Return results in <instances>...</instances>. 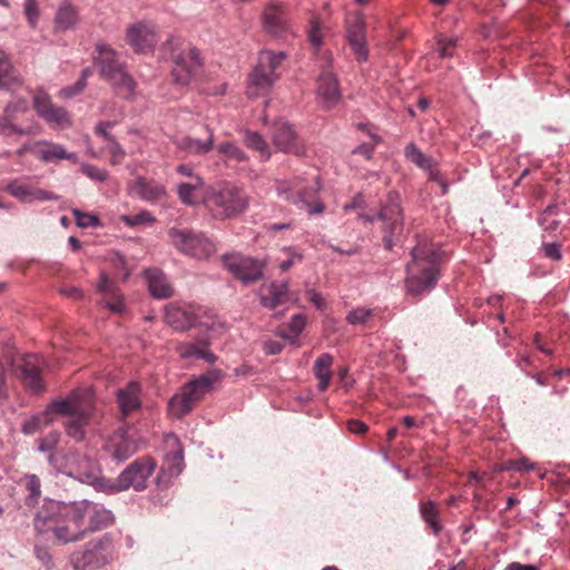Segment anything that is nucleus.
Masks as SVG:
<instances>
[{
    "label": "nucleus",
    "instance_id": "nucleus-1",
    "mask_svg": "<svg viewBox=\"0 0 570 570\" xmlns=\"http://www.w3.org/2000/svg\"><path fill=\"white\" fill-rule=\"evenodd\" d=\"M112 523L111 511L88 500L51 504L39 511L33 520L36 532L48 535L57 544L82 541L89 533Z\"/></svg>",
    "mask_w": 570,
    "mask_h": 570
},
{
    "label": "nucleus",
    "instance_id": "nucleus-2",
    "mask_svg": "<svg viewBox=\"0 0 570 570\" xmlns=\"http://www.w3.org/2000/svg\"><path fill=\"white\" fill-rule=\"evenodd\" d=\"M412 261L406 266V287L412 295L430 292L436 284L444 252L438 244L421 240L412 249Z\"/></svg>",
    "mask_w": 570,
    "mask_h": 570
},
{
    "label": "nucleus",
    "instance_id": "nucleus-3",
    "mask_svg": "<svg viewBox=\"0 0 570 570\" xmlns=\"http://www.w3.org/2000/svg\"><path fill=\"white\" fill-rule=\"evenodd\" d=\"M50 410L68 417L65 422L67 435L81 442L86 436L85 428L95 410L94 392L89 387L76 389L66 397L52 400Z\"/></svg>",
    "mask_w": 570,
    "mask_h": 570
},
{
    "label": "nucleus",
    "instance_id": "nucleus-4",
    "mask_svg": "<svg viewBox=\"0 0 570 570\" xmlns=\"http://www.w3.org/2000/svg\"><path fill=\"white\" fill-rule=\"evenodd\" d=\"M222 376V371L214 368L186 384L180 393L170 399L168 403L170 414L181 417L189 413Z\"/></svg>",
    "mask_w": 570,
    "mask_h": 570
},
{
    "label": "nucleus",
    "instance_id": "nucleus-5",
    "mask_svg": "<svg viewBox=\"0 0 570 570\" xmlns=\"http://www.w3.org/2000/svg\"><path fill=\"white\" fill-rule=\"evenodd\" d=\"M204 203L213 217L227 219L238 216L247 209L248 197L243 189L226 185L207 191Z\"/></svg>",
    "mask_w": 570,
    "mask_h": 570
},
{
    "label": "nucleus",
    "instance_id": "nucleus-6",
    "mask_svg": "<svg viewBox=\"0 0 570 570\" xmlns=\"http://www.w3.org/2000/svg\"><path fill=\"white\" fill-rule=\"evenodd\" d=\"M318 190L320 183L316 177L311 179L296 177L277 184L279 195L308 214H321L324 210V206L317 197Z\"/></svg>",
    "mask_w": 570,
    "mask_h": 570
},
{
    "label": "nucleus",
    "instance_id": "nucleus-7",
    "mask_svg": "<svg viewBox=\"0 0 570 570\" xmlns=\"http://www.w3.org/2000/svg\"><path fill=\"white\" fill-rule=\"evenodd\" d=\"M285 58L286 55L283 51L263 50L259 52L258 63L248 78L247 95L249 97L256 98L269 91L278 79L277 69Z\"/></svg>",
    "mask_w": 570,
    "mask_h": 570
},
{
    "label": "nucleus",
    "instance_id": "nucleus-8",
    "mask_svg": "<svg viewBox=\"0 0 570 570\" xmlns=\"http://www.w3.org/2000/svg\"><path fill=\"white\" fill-rule=\"evenodd\" d=\"M40 125L32 118L27 99L19 98L9 102L0 118V135L30 136L40 132Z\"/></svg>",
    "mask_w": 570,
    "mask_h": 570
},
{
    "label": "nucleus",
    "instance_id": "nucleus-9",
    "mask_svg": "<svg viewBox=\"0 0 570 570\" xmlns=\"http://www.w3.org/2000/svg\"><path fill=\"white\" fill-rule=\"evenodd\" d=\"M114 550L111 537L104 534L73 551L70 563L75 570L99 569L112 560Z\"/></svg>",
    "mask_w": 570,
    "mask_h": 570
},
{
    "label": "nucleus",
    "instance_id": "nucleus-10",
    "mask_svg": "<svg viewBox=\"0 0 570 570\" xmlns=\"http://www.w3.org/2000/svg\"><path fill=\"white\" fill-rule=\"evenodd\" d=\"M49 463L58 471L79 480L82 483L96 484L98 471L95 463L86 455L77 452L69 454L51 453L48 456Z\"/></svg>",
    "mask_w": 570,
    "mask_h": 570
},
{
    "label": "nucleus",
    "instance_id": "nucleus-11",
    "mask_svg": "<svg viewBox=\"0 0 570 570\" xmlns=\"http://www.w3.org/2000/svg\"><path fill=\"white\" fill-rule=\"evenodd\" d=\"M168 236L177 250L194 258H208L216 252L215 244L208 237L193 229L173 227Z\"/></svg>",
    "mask_w": 570,
    "mask_h": 570
},
{
    "label": "nucleus",
    "instance_id": "nucleus-12",
    "mask_svg": "<svg viewBox=\"0 0 570 570\" xmlns=\"http://www.w3.org/2000/svg\"><path fill=\"white\" fill-rule=\"evenodd\" d=\"M176 45L177 41L170 38L164 43L163 48L171 52L170 58L174 62L171 77L174 82L179 86H187L200 67L199 52L190 46L176 52Z\"/></svg>",
    "mask_w": 570,
    "mask_h": 570
},
{
    "label": "nucleus",
    "instance_id": "nucleus-13",
    "mask_svg": "<svg viewBox=\"0 0 570 570\" xmlns=\"http://www.w3.org/2000/svg\"><path fill=\"white\" fill-rule=\"evenodd\" d=\"M156 463L150 458H139L131 462L118 476L117 489L119 491L134 488L142 491L147 488V480L154 473Z\"/></svg>",
    "mask_w": 570,
    "mask_h": 570
},
{
    "label": "nucleus",
    "instance_id": "nucleus-14",
    "mask_svg": "<svg viewBox=\"0 0 570 570\" xmlns=\"http://www.w3.org/2000/svg\"><path fill=\"white\" fill-rule=\"evenodd\" d=\"M32 102L37 115L52 128L70 126V116L67 110L55 105L51 97L43 89H37L33 92Z\"/></svg>",
    "mask_w": 570,
    "mask_h": 570
},
{
    "label": "nucleus",
    "instance_id": "nucleus-15",
    "mask_svg": "<svg viewBox=\"0 0 570 570\" xmlns=\"http://www.w3.org/2000/svg\"><path fill=\"white\" fill-rule=\"evenodd\" d=\"M14 375L22 382L23 386L32 393L42 392L45 389L40 370V360L37 355H24L12 361Z\"/></svg>",
    "mask_w": 570,
    "mask_h": 570
},
{
    "label": "nucleus",
    "instance_id": "nucleus-16",
    "mask_svg": "<svg viewBox=\"0 0 570 570\" xmlns=\"http://www.w3.org/2000/svg\"><path fill=\"white\" fill-rule=\"evenodd\" d=\"M322 71L317 78V98L320 99L323 108L331 109L335 107L341 100V90L336 76L331 70L330 59H325L322 66Z\"/></svg>",
    "mask_w": 570,
    "mask_h": 570
},
{
    "label": "nucleus",
    "instance_id": "nucleus-17",
    "mask_svg": "<svg viewBox=\"0 0 570 570\" xmlns=\"http://www.w3.org/2000/svg\"><path fill=\"white\" fill-rule=\"evenodd\" d=\"M272 140L277 150L289 153L296 156L304 154V144L298 138L294 128L287 122L279 120L272 129Z\"/></svg>",
    "mask_w": 570,
    "mask_h": 570
},
{
    "label": "nucleus",
    "instance_id": "nucleus-18",
    "mask_svg": "<svg viewBox=\"0 0 570 570\" xmlns=\"http://www.w3.org/2000/svg\"><path fill=\"white\" fill-rule=\"evenodd\" d=\"M379 218L383 222V240L385 247H393V237L402 232V209L397 202V197H390V203L383 206L379 214Z\"/></svg>",
    "mask_w": 570,
    "mask_h": 570
},
{
    "label": "nucleus",
    "instance_id": "nucleus-19",
    "mask_svg": "<svg viewBox=\"0 0 570 570\" xmlns=\"http://www.w3.org/2000/svg\"><path fill=\"white\" fill-rule=\"evenodd\" d=\"M346 32L348 43L357 60L367 59L368 50L366 45L365 20L362 13L348 16L346 19Z\"/></svg>",
    "mask_w": 570,
    "mask_h": 570
},
{
    "label": "nucleus",
    "instance_id": "nucleus-20",
    "mask_svg": "<svg viewBox=\"0 0 570 570\" xmlns=\"http://www.w3.org/2000/svg\"><path fill=\"white\" fill-rule=\"evenodd\" d=\"M224 264L235 277L244 283L256 282L263 276V265L250 257L227 256Z\"/></svg>",
    "mask_w": 570,
    "mask_h": 570
},
{
    "label": "nucleus",
    "instance_id": "nucleus-21",
    "mask_svg": "<svg viewBox=\"0 0 570 570\" xmlns=\"http://www.w3.org/2000/svg\"><path fill=\"white\" fill-rule=\"evenodd\" d=\"M126 41L136 52L142 53L153 50L158 36L154 26L139 22L127 29Z\"/></svg>",
    "mask_w": 570,
    "mask_h": 570
},
{
    "label": "nucleus",
    "instance_id": "nucleus-22",
    "mask_svg": "<svg viewBox=\"0 0 570 570\" xmlns=\"http://www.w3.org/2000/svg\"><path fill=\"white\" fill-rule=\"evenodd\" d=\"M7 191L22 203H32L35 200L57 199L52 193L40 189L29 181L14 179L7 186Z\"/></svg>",
    "mask_w": 570,
    "mask_h": 570
},
{
    "label": "nucleus",
    "instance_id": "nucleus-23",
    "mask_svg": "<svg viewBox=\"0 0 570 570\" xmlns=\"http://www.w3.org/2000/svg\"><path fill=\"white\" fill-rule=\"evenodd\" d=\"M107 449L114 459L125 461L138 451V443L129 430L119 429L109 440Z\"/></svg>",
    "mask_w": 570,
    "mask_h": 570
},
{
    "label": "nucleus",
    "instance_id": "nucleus-24",
    "mask_svg": "<svg viewBox=\"0 0 570 570\" xmlns=\"http://www.w3.org/2000/svg\"><path fill=\"white\" fill-rule=\"evenodd\" d=\"M206 138L198 139L191 136H177L173 138V144L187 155H205L209 153L214 147V132L213 130L206 126Z\"/></svg>",
    "mask_w": 570,
    "mask_h": 570
},
{
    "label": "nucleus",
    "instance_id": "nucleus-25",
    "mask_svg": "<svg viewBox=\"0 0 570 570\" xmlns=\"http://www.w3.org/2000/svg\"><path fill=\"white\" fill-rule=\"evenodd\" d=\"M36 157L42 161L69 160L76 164L78 157L75 153H68L60 144L49 140L36 141Z\"/></svg>",
    "mask_w": 570,
    "mask_h": 570
},
{
    "label": "nucleus",
    "instance_id": "nucleus-26",
    "mask_svg": "<svg viewBox=\"0 0 570 570\" xmlns=\"http://www.w3.org/2000/svg\"><path fill=\"white\" fill-rule=\"evenodd\" d=\"M98 291L102 294L105 305L116 314L125 313L124 296L106 273L100 274Z\"/></svg>",
    "mask_w": 570,
    "mask_h": 570
},
{
    "label": "nucleus",
    "instance_id": "nucleus-27",
    "mask_svg": "<svg viewBox=\"0 0 570 570\" xmlns=\"http://www.w3.org/2000/svg\"><path fill=\"white\" fill-rule=\"evenodd\" d=\"M117 402L124 417L140 409V385L137 382L128 383L117 392Z\"/></svg>",
    "mask_w": 570,
    "mask_h": 570
},
{
    "label": "nucleus",
    "instance_id": "nucleus-28",
    "mask_svg": "<svg viewBox=\"0 0 570 570\" xmlns=\"http://www.w3.org/2000/svg\"><path fill=\"white\" fill-rule=\"evenodd\" d=\"M97 57L95 58L96 63L100 67V75L106 80L115 76L117 71L122 69L125 66L117 59V52L105 43H98L96 46Z\"/></svg>",
    "mask_w": 570,
    "mask_h": 570
},
{
    "label": "nucleus",
    "instance_id": "nucleus-29",
    "mask_svg": "<svg viewBox=\"0 0 570 570\" xmlns=\"http://www.w3.org/2000/svg\"><path fill=\"white\" fill-rule=\"evenodd\" d=\"M264 28L272 35H279L286 30L285 7L282 3H268L263 13Z\"/></svg>",
    "mask_w": 570,
    "mask_h": 570
},
{
    "label": "nucleus",
    "instance_id": "nucleus-30",
    "mask_svg": "<svg viewBox=\"0 0 570 570\" xmlns=\"http://www.w3.org/2000/svg\"><path fill=\"white\" fill-rule=\"evenodd\" d=\"M130 193L145 202H157L161 199L166 195V189L164 186L147 180L144 177H138L135 181L130 184Z\"/></svg>",
    "mask_w": 570,
    "mask_h": 570
},
{
    "label": "nucleus",
    "instance_id": "nucleus-31",
    "mask_svg": "<svg viewBox=\"0 0 570 570\" xmlns=\"http://www.w3.org/2000/svg\"><path fill=\"white\" fill-rule=\"evenodd\" d=\"M79 22V11L77 7H75L69 1H63L55 16L53 19V29L55 32H65L67 30H71L76 28Z\"/></svg>",
    "mask_w": 570,
    "mask_h": 570
},
{
    "label": "nucleus",
    "instance_id": "nucleus-32",
    "mask_svg": "<svg viewBox=\"0 0 570 570\" xmlns=\"http://www.w3.org/2000/svg\"><path fill=\"white\" fill-rule=\"evenodd\" d=\"M177 352L183 358L204 360L209 364H213L217 360L216 355L208 348V343L205 341L180 343L177 346Z\"/></svg>",
    "mask_w": 570,
    "mask_h": 570
},
{
    "label": "nucleus",
    "instance_id": "nucleus-33",
    "mask_svg": "<svg viewBox=\"0 0 570 570\" xmlns=\"http://www.w3.org/2000/svg\"><path fill=\"white\" fill-rule=\"evenodd\" d=\"M150 294L159 299L168 298L173 295V288L168 283L166 275L157 268L145 272Z\"/></svg>",
    "mask_w": 570,
    "mask_h": 570
},
{
    "label": "nucleus",
    "instance_id": "nucleus-34",
    "mask_svg": "<svg viewBox=\"0 0 570 570\" xmlns=\"http://www.w3.org/2000/svg\"><path fill=\"white\" fill-rule=\"evenodd\" d=\"M165 320L175 330L186 331L195 324L196 316L181 307L171 306L166 309Z\"/></svg>",
    "mask_w": 570,
    "mask_h": 570
},
{
    "label": "nucleus",
    "instance_id": "nucleus-35",
    "mask_svg": "<svg viewBox=\"0 0 570 570\" xmlns=\"http://www.w3.org/2000/svg\"><path fill=\"white\" fill-rule=\"evenodd\" d=\"M204 186L202 177H191V180L180 183L177 186V194L183 204L193 206L199 202V191Z\"/></svg>",
    "mask_w": 570,
    "mask_h": 570
},
{
    "label": "nucleus",
    "instance_id": "nucleus-36",
    "mask_svg": "<svg viewBox=\"0 0 570 570\" xmlns=\"http://www.w3.org/2000/svg\"><path fill=\"white\" fill-rule=\"evenodd\" d=\"M287 297V284H271L262 288L261 302L265 307L275 308L285 303Z\"/></svg>",
    "mask_w": 570,
    "mask_h": 570
},
{
    "label": "nucleus",
    "instance_id": "nucleus-37",
    "mask_svg": "<svg viewBox=\"0 0 570 570\" xmlns=\"http://www.w3.org/2000/svg\"><path fill=\"white\" fill-rule=\"evenodd\" d=\"M21 85L19 76L12 67L8 56L0 50V88L14 90Z\"/></svg>",
    "mask_w": 570,
    "mask_h": 570
},
{
    "label": "nucleus",
    "instance_id": "nucleus-38",
    "mask_svg": "<svg viewBox=\"0 0 570 570\" xmlns=\"http://www.w3.org/2000/svg\"><path fill=\"white\" fill-rule=\"evenodd\" d=\"M107 79L115 88L116 92L124 98H131L136 88V82L126 71L125 67Z\"/></svg>",
    "mask_w": 570,
    "mask_h": 570
},
{
    "label": "nucleus",
    "instance_id": "nucleus-39",
    "mask_svg": "<svg viewBox=\"0 0 570 570\" xmlns=\"http://www.w3.org/2000/svg\"><path fill=\"white\" fill-rule=\"evenodd\" d=\"M333 356L324 353L320 355L314 364V374L318 380V389L325 391L332 379Z\"/></svg>",
    "mask_w": 570,
    "mask_h": 570
},
{
    "label": "nucleus",
    "instance_id": "nucleus-40",
    "mask_svg": "<svg viewBox=\"0 0 570 570\" xmlns=\"http://www.w3.org/2000/svg\"><path fill=\"white\" fill-rule=\"evenodd\" d=\"M57 414V411L50 410V403L47 405L46 410L27 420L22 425V432L24 434H33L45 426L49 425L53 421V415Z\"/></svg>",
    "mask_w": 570,
    "mask_h": 570
},
{
    "label": "nucleus",
    "instance_id": "nucleus-41",
    "mask_svg": "<svg viewBox=\"0 0 570 570\" xmlns=\"http://www.w3.org/2000/svg\"><path fill=\"white\" fill-rule=\"evenodd\" d=\"M244 144L249 149L257 151L262 160H268L272 156L268 142L256 131L247 130L244 136Z\"/></svg>",
    "mask_w": 570,
    "mask_h": 570
},
{
    "label": "nucleus",
    "instance_id": "nucleus-42",
    "mask_svg": "<svg viewBox=\"0 0 570 570\" xmlns=\"http://www.w3.org/2000/svg\"><path fill=\"white\" fill-rule=\"evenodd\" d=\"M420 513L424 522L432 529L434 534L442 531V524L439 520V509L435 502L426 501L420 504Z\"/></svg>",
    "mask_w": 570,
    "mask_h": 570
},
{
    "label": "nucleus",
    "instance_id": "nucleus-43",
    "mask_svg": "<svg viewBox=\"0 0 570 570\" xmlns=\"http://www.w3.org/2000/svg\"><path fill=\"white\" fill-rule=\"evenodd\" d=\"M20 484L26 489V491H28L26 504H36L41 494V483L39 478L35 474L24 475L23 478H21Z\"/></svg>",
    "mask_w": 570,
    "mask_h": 570
},
{
    "label": "nucleus",
    "instance_id": "nucleus-44",
    "mask_svg": "<svg viewBox=\"0 0 570 570\" xmlns=\"http://www.w3.org/2000/svg\"><path fill=\"white\" fill-rule=\"evenodd\" d=\"M404 155L407 160L415 164L417 167L422 169H430L432 163L434 161L431 157L424 155L415 144H409L404 149Z\"/></svg>",
    "mask_w": 570,
    "mask_h": 570
},
{
    "label": "nucleus",
    "instance_id": "nucleus-45",
    "mask_svg": "<svg viewBox=\"0 0 570 570\" xmlns=\"http://www.w3.org/2000/svg\"><path fill=\"white\" fill-rule=\"evenodd\" d=\"M217 151L226 159L243 163L247 160V155L236 144L230 141L222 142L217 146Z\"/></svg>",
    "mask_w": 570,
    "mask_h": 570
},
{
    "label": "nucleus",
    "instance_id": "nucleus-46",
    "mask_svg": "<svg viewBox=\"0 0 570 570\" xmlns=\"http://www.w3.org/2000/svg\"><path fill=\"white\" fill-rule=\"evenodd\" d=\"M436 51L440 57L448 58L452 57L454 48L456 47L455 38H448L443 35H439L436 38Z\"/></svg>",
    "mask_w": 570,
    "mask_h": 570
},
{
    "label": "nucleus",
    "instance_id": "nucleus-47",
    "mask_svg": "<svg viewBox=\"0 0 570 570\" xmlns=\"http://www.w3.org/2000/svg\"><path fill=\"white\" fill-rule=\"evenodd\" d=\"M121 220L130 227L151 224L155 222V217L147 210H141L135 215H125Z\"/></svg>",
    "mask_w": 570,
    "mask_h": 570
},
{
    "label": "nucleus",
    "instance_id": "nucleus-48",
    "mask_svg": "<svg viewBox=\"0 0 570 570\" xmlns=\"http://www.w3.org/2000/svg\"><path fill=\"white\" fill-rule=\"evenodd\" d=\"M305 327V317L301 314H296L292 317L291 322L287 324L284 330L283 335L286 337L295 338L297 337Z\"/></svg>",
    "mask_w": 570,
    "mask_h": 570
},
{
    "label": "nucleus",
    "instance_id": "nucleus-49",
    "mask_svg": "<svg viewBox=\"0 0 570 570\" xmlns=\"http://www.w3.org/2000/svg\"><path fill=\"white\" fill-rule=\"evenodd\" d=\"M373 315V311L364 307H357L351 311L346 321L352 325L365 324Z\"/></svg>",
    "mask_w": 570,
    "mask_h": 570
},
{
    "label": "nucleus",
    "instance_id": "nucleus-50",
    "mask_svg": "<svg viewBox=\"0 0 570 570\" xmlns=\"http://www.w3.org/2000/svg\"><path fill=\"white\" fill-rule=\"evenodd\" d=\"M24 16L29 26L35 29L39 20V7L37 0H26L24 3Z\"/></svg>",
    "mask_w": 570,
    "mask_h": 570
},
{
    "label": "nucleus",
    "instance_id": "nucleus-51",
    "mask_svg": "<svg viewBox=\"0 0 570 570\" xmlns=\"http://www.w3.org/2000/svg\"><path fill=\"white\" fill-rule=\"evenodd\" d=\"M308 40L314 48H320L323 42V33L321 23L317 19H312L308 29Z\"/></svg>",
    "mask_w": 570,
    "mask_h": 570
},
{
    "label": "nucleus",
    "instance_id": "nucleus-52",
    "mask_svg": "<svg viewBox=\"0 0 570 570\" xmlns=\"http://www.w3.org/2000/svg\"><path fill=\"white\" fill-rule=\"evenodd\" d=\"M73 216L76 218V223L80 227H96L99 225L98 217L83 213L79 209H73Z\"/></svg>",
    "mask_w": 570,
    "mask_h": 570
},
{
    "label": "nucleus",
    "instance_id": "nucleus-53",
    "mask_svg": "<svg viewBox=\"0 0 570 570\" xmlns=\"http://www.w3.org/2000/svg\"><path fill=\"white\" fill-rule=\"evenodd\" d=\"M59 439H60L59 432H57V431L50 432L46 438H43L40 441L39 450L41 452H50V454L53 453L52 451L57 448ZM56 453H59V452L57 451Z\"/></svg>",
    "mask_w": 570,
    "mask_h": 570
},
{
    "label": "nucleus",
    "instance_id": "nucleus-54",
    "mask_svg": "<svg viewBox=\"0 0 570 570\" xmlns=\"http://www.w3.org/2000/svg\"><path fill=\"white\" fill-rule=\"evenodd\" d=\"M81 171L90 179L104 181L107 178V173L92 165H82Z\"/></svg>",
    "mask_w": 570,
    "mask_h": 570
},
{
    "label": "nucleus",
    "instance_id": "nucleus-55",
    "mask_svg": "<svg viewBox=\"0 0 570 570\" xmlns=\"http://www.w3.org/2000/svg\"><path fill=\"white\" fill-rule=\"evenodd\" d=\"M85 88L86 87L83 85V80H78L72 86H68V87L62 88L59 91V97L60 98H65V99L72 98V97L81 94Z\"/></svg>",
    "mask_w": 570,
    "mask_h": 570
},
{
    "label": "nucleus",
    "instance_id": "nucleus-56",
    "mask_svg": "<svg viewBox=\"0 0 570 570\" xmlns=\"http://www.w3.org/2000/svg\"><path fill=\"white\" fill-rule=\"evenodd\" d=\"M507 470L523 471L533 469V464L525 458L519 460H510L505 463Z\"/></svg>",
    "mask_w": 570,
    "mask_h": 570
},
{
    "label": "nucleus",
    "instance_id": "nucleus-57",
    "mask_svg": "<svg viewBox=\"0 0 570 570\" xmlns=\"http://www.w3.org/2000/svg\"><path fill=\"white\" fill-rule=\"evenodd\" d=\"M170 475H178L183 470V452L174 453L170 465L168 466Z\"/></svg>",
    "mask_w": 570,
    "mask_h": 570
},
{
    "label": "nucleus",
    "instance_id": "nucleus-58",
    "mask_svg": "<svg viewBox=\"0 0 570 570\" xmlns=\"http://www.w3.org/2000/svg\"><path fill=\"white\" fill-rule=\"evenodd\" d=\"M303 259L302 254L296 252H288V258L279 263L282 272L288 271L293 265L301 263Z\"/></svg>",
    "mask_w": 570,
    "mask_h": 570
},
{
    "label": "nucleus",
    "instance_id": "nucleus-59",
    "mask_svg": "<svg viewBox=\"0 0 570 570\" xmlns=\"http://www.w3.org/2000/svg\"><path fill=\"white\" fill-rule=\"evenodd\" d=\"M8 397V375L4 363L0 360V399Z\"/></svg>",
    "mask_w": 570,
    "mask_h": 570
},
{
    "label": "nucleus",
    "instance_id": "nucleus-60",
    "mask_svg": "<svg viewBox=\"0 0 570 570\" xmlns=\"http://www.w3.org/2000/svg\"><path fill=\"white\" fill-rule=\"evenodd\" d=\"M346 428L351 433L354 434H363L367 431V425L360 420H348L346 422Z\"/></svg>",
    "mask_w": 570,
    "mask_h": 570
},
{
    "label": "nucleus",
    "instance_id": "nucleus-61",
    "mask_svg": "<svg viewBox=\"0 0 570 570\" xmlns=\"http://www.w3.org/2000/svg\"><path fill=\"white\" fill-rule=\"evenodd\" d=\"M544 255L553 261L561 259L560 247L557 244H543L542 246Z\"/></svg>",
    "mask_w": 570,
    "mask_h": 570
},
{
    "label": "nucleus",
    "instance_id": "nucleus-62",
    "mask_svg": "<svg viewBox=\"0 0 570 570\" xmlns=\"http://www.w3.org/2000/svg\"><path fill=\"white\" fill-rule=\"evenodd\" d=\"M109 153L111 155V163L112 164H119L122 160L124 155H125V153L121 149V147L117 142H115V141H112V144H111V146L109 148Z\"/></svg>",
    "mask_w": 570,
    "mask_h": 570
},
{
    "label": "nucleus",
    "instance_id": "nucleus-63",
    "mask_svg": "<svg viewBox=\"0 0 570 570\" xmlns=\"http://www.w3.org/2000/svg\"><path fill=\"white\" fill-rule=\"evenodd\" d=\"M425 170L429 173V178L431 180L438 181V183H440L442 185V189H443L442 191H443V194H445L446 193V185L444 184V181L440 177V171L436 168V163L433 161L431 168L430 169H425Z\"/></svg>",
    "mask_w": 570,
    "mask_h": 570
},
{
    "label": "nucleus",
    "instance_id": "nucleus-64",
    "mask_svg": "<svg viewBox=\"0 0 570 570\" xmlns=\"http://www.w3.org/2000/svg\"><path fill=\"white\" fill-rule=\"evenodd\" d=\"M176 173L184 176V177H187L188 180H191V177H199L197 174L194 173V169L193 167H190L189 165H178L176 167Z\"/></svg>",
    "mask_w": 570,
    "mask_h": 570
}]
</instances>
